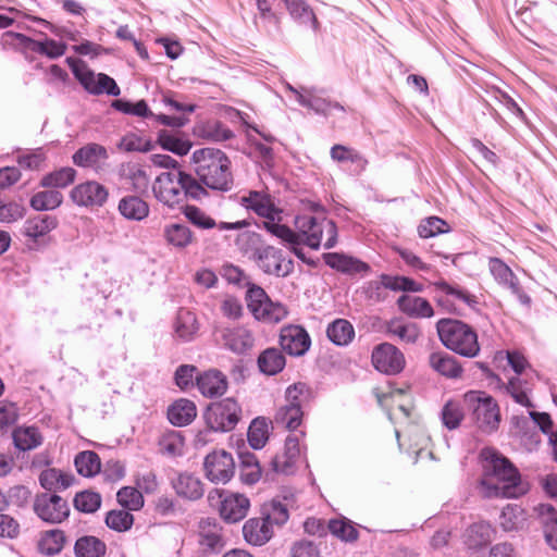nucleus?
<instances>
[{
  "label": "nucleus",
  "instance_id": "obj_1",
  "mask_svg": "<svg viewBox=\"0 0 557 557\" xmlns=\"http://www.w3.org/2000/svg\"><path fill=\"white\" fill-rule=\"evenodd\" d=\"M482 478L478 490L484 498H517L527 493L518 470L494 448L481 451Z\"/></svg>",
  "mask_w": 557,
  "mask_h": 557
},
{
  "label": "nucleus",
  "instance_id": "obj_2",
  "mask_svg": "<svg viewBox=\"0 0 557 557\" xmlns=\"http://www.w3.org/2000/svg\"><path fill=\"white\" fill-rule=\"evenodd\" d=\"M191 164L199 181L213 190L232 188L231 161L220 149L200 148L193 152Z\"/></svg>",
  "mask_w": 557,
  "mask_h": 557
},
{
  "label": "nucleus",
  "instance_id": "obj_3",
  "mask_svg": "<svg viewBox=\"0 0 557 557\" xmlns=\"http://www.w3.org/2000/svg\"><path fill=\"white\" fill-rule=\"evenodd\" d=\"M240 205L247 210L263 218V227L280 239L294 238L292 228L281 223L282 210L275 205L273 197L265 190H250L240 197Z\"/></svg>",
  "mask_w": 557,
  "mask_h": 557
},
{
  "label": "nucleus",
  "instance_id": "obj_4",
  "mask_svg": "<svg viewBox=\"0 0 557 557\" xmlns=\"http://www.w3.org/2000/svg\"><path fill=\"white\" fill-rule=\"evenodd\" d=\"M442 344L449 350L467 358H474L480 352L476 332L467 323L442 319L436 323Z\"/></svg>",
  "mask_w": 557,
  "mask_h": 557
},
{
  "label": "nucleus",
  "instance_id": "obj_5",
  "mask_svg": "<svg viewBox=\"0 0 557 557\" xmlns=\"http://www.w3.org/2000/svg\"><path fill=\"white\" fill-rule=\"evenodd\" d=\"M295 226L299 239L311 249H318L321 245L331 249L337 243V227L330 219L304 214L296 218Z\"/></svg>",
  "mask_w": 557,
  "mask_h": 557
},
{
  "label": "nucleus",
  "instance_id": "obj_6",
  "mask_svg": "<svg viewBox=\"0 0 557 557\" xmlns=\"http://www.w3.org/2000/svg\"><path fill=\"white\" fill-rule=\"evenodd\" d=\"M183 171L174 169L161 172L153 181L151 189L156 200L170 210L184 208L185 193L182 181Z\"/></svg>",
  "mask_w": 557,
  "mask_h": 557
},
{
  "label": "nucleus",
  "instance_id": "obj_7",
  "mask_svg": "<svg viewBox=\"0 0 557 557\" xmlns=\"http://www.w3.org/2000/svg\"><path fill=\"white\" fill-rule=\"evenodd\" d=\"M242 417V407L233 397L210 404L203 418L208 428L214 432H230L235 429Z\"/></svg>",
  "mask_w": 557,
  "mask_h": 557
},
{
  "label": "nucleus",
  "instance_id": "obj_8",
  "mask_svg": "<svg viewBox=\"0 0 557 557\" xmlns=\"http://www.w3.org/2000/svg\"><path fill=\"white\" fill-rule=\"evenodd\" d=\"M247 307L258 321L277 323L286 318L287 309L281 302L272 301L263 288L252 285L246 293Z\"/></svg>",
  "mask_w": 557,
  "mask_h": 557
},
{
  "label": "nucleus",
  "instance_id": "obj_9",
  "mask_svg": "<svg viewBox=\"0 0 557 557\" xmlns=\"http://www.w3.org/2000/svg\"><path fill=\"white\" fill-rule=\"evenodd\" d=\"M463 400L472 409L479 429L492 432L498 428L499 409L491 396L484 392L470 391L465 394Z\"/></svg>",
  "mask_w": 557,
  "mask_h": 557
},
{
  "label": "nucleus",
  "instance_id": "obj_10",
  "mask_svg": "<svg viewBox=\"0 0 557 557\" xmlns=\"http://www.w3.org/2000/svg\"><path fill=\"white\" fill-rule=\"evenodd\" d=\"M72 72L89 94H107L114 97L121 94L120 87L112 77L103 73L96 74L84 62L72 64Z\"/></svg>",
  "mask_w": 557,
  "mask_h": 557
},
{
  "label": "nucleus",
  "instance_id": "obj_11",
  "mask_svg": "<svg viewBox=\"0 0 557 557\" xmlns=\"http://www.w3.org/2000/svg\"><path fill=\"white\" fill-rule=\"evenodd\" d=\"M255 260L259 269L265 274L285 277L294 271V261L287 258L281 249L273 246L257 249Z\"/></svg>",
  "mask_w": 557,
  "mask_h": 557
},
{
  "label": "nucleus",
  "instance_id": "obj_12",
  "mask_svg": "<svg viewBox=\"0 0 557 557\" xmlns=\"http://www.w3.org/2000/svg\"><path fill=\"white\" fill-rule=\"evenodd\" d=\"M203 467L208 480L215 484L227 483L235 472L234 459L225 450H216L207 455Z\"/></svg>",
  "mask_w": 557,
  "mask_h": 557
},
{
  "label": "nucleus",
  "instance_id": "obj_13",
  "mask_svg": "<svg viewBox=\"0 0 557 557\" xmlns=\"http://www.w3.org/2000/svg\"><path fill=\"white\" fill-rule=\"evenodd\" d=\"M36 515L44 521L50 523H60L70 513V508L62 497L42 493L37 495L34 502Z\"/></svg>",
  "mask_w": 557,
  "mask_h": 557
},
{
  "label": "nucleus",
  "instance_id": "obj_14",
  "mask_svg": "<svg viewBox=\"0 0 557 557\" xmlns=\"http://www.w3.org/2000/svg\"><path fill=\"white\" fill-rule=\"evenodd\" d=\"M70 197L78 207L100 208L107 202L109 190L97 181H87L76 185Z\"/></svg>",
  "mask_w": 557,
  "mask_h": 557
},
{
  "label": "nucleus",
  "instance_id": "obj_15",
  "mask_svg": "<svg viewBox=\"0 0 557 557\" xmlns=\"http://www.w3.org/2000/svg\"><path fill=\"white\" fill-rule=\"evenodd\" d=\"M372 363L374 368L385 374H397L405 368L404 354L393 344L383 343L372 351Z\"/></svg>",
  "mask_w": 557,
  "mask_h": 557
},
{
  "label": "nucleus",
  "instance_id": "obj_16",
  "mask_svg": "<svg viewBox=\"0 0 557 557\" xmlns=\"http://www.w3.org/2000/svg\"><path fill=\"white\" fill-rule=\"evenodd\" d=\"M219 333L222 346L233 354L245 355L255 346V335L247 326H225Z\"/></svg>",
  "mask_w": 557,
  "mask_h": 557
},
{
  "label": "nucleus",
  "instance_id": "obj_17",
  "mask_svg": "<svg viewBox=\"0 0 557 557\" xmlns=\"http://www.w3.org/2000/svg\"><path fill=\"white\" fill-rule=\"evenodd\" d=\"M437 293L438 305L448 309H456L458 305H466L473 308L478 301L474 295L470 294L467 289L457 284H450L444 280H438L433 283Z\"/></svg>",
  "mask_w": 557,
  "mask_h": 557
},
{
  "label": "nucleus",
  "instance_id": "obj_18",
  "mask_svg": "<svg viewBox=\"0 0 557 557\" xmlns=\"http://www.w3.org/2000/svg\"><path fill=\"white\" fill-rule=\"evenodd\" d=\"M108 159L107 148L96 143L81 147L72 157L76 166L91 169L96 173H100L107 168Z\"/></svg>",
  "mask_w": 557,
  "mask_h": 557
},
{
  "label": "nucleus",
  "instance_id": "obj_19",
  "mask_svg": "<svg viewBox=\"0 0 557 557\" xmlns=\"http://www.w3.org/2000/svg\"><path fill=\"white\" fill-rule=\"evenodd\" d=\"M280 345L290 356H302L310 348L311 339L302 326L290 324L281 329Z\"/></svg>",
  "mask_w": 557,
  "mask_h": 557
},
{
  "label": "nucleus",
  "instance_id": "obj_20",
  "mask_svg": "<svg viewBox=\"0 0 557 557\" xmlns=\"http://www.w3.org/2000/svg\"><path fill=\"white\" fill-rule=\"evenodd\" d=\"M222 500L220 505L221 518L228 522H238L247 516L250 507L249 499L243 494L227 493L221 495Z\"/></svg>",
  "mask_w": 557,
  "mask_h": 557
},
{
  "label": "nucleus",
  "instance_id": "obj_21",
  "mask_svg": "<svg viewBox=\"0 0 557 557\" xmlns=\"http://www.w3.org/2000/svg\"><path fill=\"white\" fill-rule=\"evenodd\" d=\"M299 104L323 116H329L335 110L345 111L341 103L323 97V91L315 87H308L306 92L299 96Z\"/></svg>",
  "mask_w": 557,
  "mask_h": 557
},
{
  "label": "nucleus",
  "instance_id": "obj_22",
  "mask_svg": "<svg viewBox=\"0 0 557 557\" xmlns=\"http://www.w3.org/2000/svg\"><path fill=\"white\" fill-rule=\"evenodd\" d=\"M196 386L205 397H220L227 391V380L221 371L211 369L196 376Z\"/></svg>",
  "mask_w": 557,
  "mask_h": 557
},
{
  "label": "nucleus",
  "instance_id": "obj_23",
  "mask_svg": "<svg viewBox=\"0 0 557 557\" xmlns=\"http://www.w3.org/2000/svg\"><path fill=\"white\" fill-rule=\"evenodd\" d=\"M177 496L187 500H198L205 494L203 483L193 473L180 472L171 480Z\"/></svg>",
  "mask_w": 557,
  "mask_h": 557
},
{
  "label": "nucleus",
  "instance_id": "obj_24",
  "mask_svg": "<svg viewBox=\"0 0 557 557\" xmlns=\"http://www.w3.org/2000/svg\"><path fill=\"white\" fill-rule=\"evenodd\" d=\"M174 337L183 343L191 342L199 332L196 313L186 308H180L173 320Z\"/></svg>",
  "mask_w": 557,
  "mask_h": 557
},
{
  "label": "nucleus",
  "instance_id": "obj_25",
  "mask_svg": "<svg viewBox=\"0 0 557 557\" xmlns=\"http://www.w3.org/2000/svg\"><path fill=\"white\" fill-rule=\"evenodd\" d=\"M494 530L487 522L471 524L463 533V544L471 554L485 549L493 539Z\"/></svg>",
  "mask_w": 557,
  "mask_h": 557
},
{
  "label": "nucleus",
  "instance_id": "obj_26",
  "mask_svg": "<svg viewBox=\"0 0 557 557\" xmlns=\"http://www.w3.org/2000/svg\"><path fill=\"white\" fill-rule=\"evenodd\" d=\"M57 226V218L52 215H36L25 221L23 234L37 245L39 243H46V237Z\"/></svg>",
  "mask_w": 557,
  "mask_h": 557
},
{
  "label": "nucleus",
  "instance_id": "obj_27",
  "mask_svg": "<svg viewBox=\"0 0 557 557\" xmlns=\"http://www.w3.org/2000/svg\"><path fill=\"white\" fill-rule=\"evenodd\" d=\"M117 211L127 221L141 222L149 216L150 206L137 195H126L119 200Z\"/></svg>",
  "mask_w": 557,
  "mask_h": 557
},
{
  "label": "nucleus",
  "instance_id": "obj_28",
  "mask_svg": "<svg viewBox=\"0 0 557 557\" xmlns=\"http://www.w3.org/2000/svg\"><path fill=\"white\" fill-rule=\"evenodd\" d=\"M323 259L330 268L348 275L366 273L370 270L368 263L345 253L329 252L323 256Z\"/></svg>",
  "mask_w": 557,
  "mask_h": 557
},
{
  "label": "nucleus",
  "instance_id": "obj_29",
  "mask_svg": "<svg viewBox=\"0 0 557 557\" xmlns=\"http://www.w3.org/2000/svg\"><path fill=\"white\" fill-rule=\"evenodd\" d=\"M245 540L255 546H261L273 536V529L267 523L262 515L257 518H250L243 527Z\"/></svg>",
  "mask_w": 557,
  "mask_h": 557
},
{
  "label": "nucleus",
  "instance_id": "obj_30",
  "mask_svg": "<svg viewBox=\"0 0 557 557\" xmlns=\"http://www.w3.org/2000/svg\"><path fill=\"white\" fill-rule=\"evenodd\" d=\"M197 417V407L193 400L180 398L168 408V419L175 426H186Z\"/></svg>",
  "mask_w": 557,
  "mask_h": 557
},
{
  "label": "nucleus",
  "instance_id": "obj_31",
  "mask_svg": "<svg viewBox=\"0 0 557 557\" xmlns=\"http://www.w3.org/2000/svg\"><path fill=\"white\" fill-rule=\"evenodd\" d=\"M381 286L391 290H403V292H422L423 285L406 276H393L388 274H382L380 282H369L368 290L376 292L381 289Z\"/></svg>",
  "mask_w": 557,
  "mask_h": 557
},
{
  "label": "nucleus",
  "instance_id": "obj_32",
  "mask_svg": "<svg viewBox=\"0 0 557 557\" xmlns=\"http://www.w3.org/2000/svg\"><path fill=\"white\" fill-rule=\"evenodd\" d=\"M431 368L443 376L448 379H458L461 376L462 368L456 358L445 351H434L429 357Z\"/></svg>",
  "mask_w": 557,
  "mask_h": 557
},
{
  "label": "nucleus",
  "instance_id": "obj_33",
  "mask_svg": "<svg viewBox=\"0 0 557 557\" xmlns=\"http://www.w3.org/2000/svg\"><path fill=\"white\" fill-rule=\"evenodd\" d=\"M398 308L405 314L411 318H431L434 310L431 304L422 297L412 295H401L397 300Z\"/></svg>",
  "mask_w": 557,
  "mask_h": 557
},
{
  "label": "nucleus",
  "instance_id": "obj_34",
  "mask_svg": "<svg viewBox=\"0 0 557 557\" xmlns=\"http://www.w3.org/2000/svg\"><path fill=\"white\" fill-rule=\"evenodd\" d=\"M284 2L289 15L295 22L300 25L309 26L312 30L318 32L320 24L313 10L306 0H284Z\"/></svg>",
  "mask_w": 557,
  "mask_h": 557
},
{
  "label": "nucleus",
  "instance_id": "obj_35",
  "mask_svg": "<svg viewBox=\"0 0 557 557\" xmlns=\"http://www.w3.org/2000/svg\"><path fill=\"white\" fill-rule=\"evenodd\" d=\"M199 543L201 546L214 552L223 546L221 528L215 519H202L199 523Z\"/></svg>",
  "mask_w": 557,
  "mask_h": 557
},
{
  "label": "nucleus",
  "instance_id": "obj_36",
  "mask_svg": "<svg viewBox=\"0 0 557 557\" xmlns=\"http://www.w3.org/2000/svg\"><path fill=\"white\" fill-rule=\"evenodd\" d=\"M12 437L15 447L23 451L37 448L44 441L39 429L34 425L16 428L13 431Z\"/></svg>",
  "mask_w": 557,
  "mask_h": 557
},
{
  "label": "nucleus",
  "instance_id": "obj_37",
  "mask_svg": "<svg viewBox=\"0 0 557 557\" xmlns=\"http://www.w3.org/2000/svg\"><path fill=\"white\" fill-rule=\"evenodd\" d=\"M326 335L337 346H347L355 337V327L346 319H336L327 325Z\"/></svg>",
  "mask_w": 557,
  "mask_h": 557
},
{
  "label": "nucleus",
  "instance_id": "obj_38",
  "mask_svg": "<svg viewBox=\"0 0 557 557\" xmlns=\"http://www.w3.org/2000/svg\"><path fill=\"white\" fill-rule=\"evenodd\" d=\"M386 332L389 336L397 337L405 344H414L421 335L420 329L416 323L403 322L397 319L387 323Z\"/></svg>",
  "mask_w": 557,
  "mask_h": 557
},
{
  "label": "nucleus",
  "instance_id": "obj_39",
  "mask_svg": "<svg viewBox=\"0 0 557 557\" xmlns=\"http://www.w3.org/2000/svg\"><path fill=\"white\" fill-rule=\"evenodd\" d=\"M286 364V359L281 350L276 348H268L258 357V367L260 371L267 375H275L280 373Z\"/></svg>",
  "mask_w": 557,
  "mask_h": 557
},
{
  "label": "nucleus",
  "instance_id": "obj_40",
  "mask_svg": "<svg viewBox=\"0 0 557 557\" xmlns=\"http://www.w3.org/2000/svg\"><path fill=\"white\" fill-rule=\"evenodd\" d=\"M499 387L506 394L510 395L517 404L528 408L533 407V404L529 398L531 387L527 381L521 380L519 376H513L508 381V383H502Z\"/></svg>",
  "mask_w": 557,
  "mask_h": 557
},
{
  "label": "nucleus",
  "instance_id": "obj_41",
  "mask_svg": "<svg viewBox=\"0 0 557 557\" xmlns=\"http://www.w3.org/2000/svg\"><path fill=\"white\" fill-rule=\"evenodd\" d=\"M166 243L175 248H185L193 242V233L187 225L180 223L168 224L163 228Z\"/></svg>",
  "mask_w": 557,
  "mask_h": 557
},
{
  "label": "nucleus",
  "instance_id": "obj_42",
  "mask_svg": "<svg viewBox=\"0 0 557 557\" xmlns=\"http://www.w3.org/2000/svg\"><path fill=\"white\" fill-rule=\"evenodd\" d=\"M74 552L76 557H103L107 552L104 542L92 535L77 539Z\"/></svg>",
  "mask_w": 557,
  "mask_h": 557
},
{
  "label": "nucleus",
  "instance_id": "obj_43",
  "mask_svg": "<svg viewBox=\"0 0 557 557\" xmlns=\"http://www.w3.org/2000/svg\"><path fill=\"white\" fill-rule=\"evenodd\" d=\"M158 143L160 146L168 151L176 153L178 156H185L191 148V143L172 132L161 129L158 133Z\"/></svg>",
  "mask_w": 557,
  "mask_h": 557
},
{
  "label": "nucleus",
  "instance_id": "obj_44",
  "mask_svg": "<svg viewBox=\"0 0 557 557\" xmlns=\"http://www.w3.org/2000/svg\"><path fill=\"white\" fill-rule=\"evenodd\" d=\"M525 512L518 505H507L499 516V524L506 532L517 531L525 523Z\"/></svg>",
  "mask_w": 557,
  "mask_h": 557
},
{
  "label": "nucleus",
  "instance_id": "obj_45",
  "mask_svg": "<svg viewBox=\"0 0 557 557\" xmlns=\"http://www.w3.org/2000/svg\"><path fill=\"white\" fill-rule=\"evenodd\" d=\"M540 515L544 524L545 541L557 550V511L552 505H541Z\"/></svg>",
  "mask_w": 557,
  "mask_h": 557
},
{
  "label": "nucleus",
  "instance_id": "obj_46",
  "mask_svg": "<svg viewBox=\"0 0 557 557\" xmlns=\"http://www.w3.org/2000/svg\"><path fill=\"white\" fill-rule=\"evenodd\" d=\"M77 472L86 478L96 475L101 469L99 456L91 450L79 453L74 460Z\"/></svg>",
  "mask_w": 557,
  "mask_h": 557
},
{
  "label": "nucleus",
  "instance_id": "obj_47",
  "mask_svg": "<svg viewBox=\"0 0 557 557\" xmlns=\"http://www.w3.org/2000/svg\"><path fill=\"white\" fill-rule=\"evenodd\" d=\"M63 201L59 190L49 189L36 193L30 199V206L37 211H48L58 208Z\"/></svg>",
  "mask_w": 557,
  "mask_h": 557
},
{
  "label": "nucleus",
  "instance_id": "obj_48",
  "mask_svg": "<svg viewBox=\"0 0 557 557\" xmlns=\"http://www.w3.org/2000/svg\"><path fill=\"white\" fill-rule=\"evenodd\" d=\"M488 270L497 283L506 288H509L518 282L512 270L499 258H490Z\"/></svg>",
  "mask_w": 557,
  "mask_h": 557
},
{
  "label": "nucleus",
  "instance_id": "obj_49",
  "mask_svg": "<svg viewBox=\"0 0 557 557\" xmlns=\"http://www.w3.org/2000/svg\"><path fill=\"white\" fill-rule=\"evenodd\" d=\"M302 416L304 411L298 407L283 405L277 409L274 419L277 425L288 430H295L300 425Z\"/></svg>",
  "mask_w": 557,
  "mask_h": 557
},
{
  "label": "nucleus",
  "instance_id": "obj_50",
  "mask_svg": "<svg viewBox=\"0 0 557 557\" xmlns=\"http://www.w3.org/2000/svg\"><path fill=\"white\" fill-rule=\"evenodd\" d=\"M330 154L333 161L338 163L344 162H351L356 163L361 169H364L368 161L364 159V157L358 152L357 150L343 146V145H334L331 150Z\"/></svg>",
  "mask_w": 557,
  "mask_h": 557
},
{
  "label": "nucleus",
  "instance_id": "obj_51",
  "mask_svg": "<svg viewBox=\"0 0 557 557\" xmlns=\"http://www.w3.org/2000/svg\"><path fill=\"white\" fill-rule=\"evenodd\" d=\"M261 515L272 529L273 525H283L289 518L287 507L278 500H273L264 506Z\"/></svg>",
  "mask_w": 557,
  "mask_h": 557
},
{
  "label": "nucleus",
  "instance_id": "obj_52",
  "mask_svg": "<svg viewBox=\"0 0 557 557\" xmlns=\"http://www.w3.org/2000/svg\"><path fill=\"white\" fill-rule=\"evenodd\" d=\"M40 35L42 38L38 40L39 42L35 53L45 55L51 60L59 59L65 54L67 46L64 41L51 39L42 33H40Z\"/></svg>",
  "mask_w": 557,
  "mask_h": 557
},
{
  "label": "nucleus",
  "instance_id": "obj_53",
  "mask_svg": "<svg viewBox=\"0 0 557 557\" xmlns=\"http://www.w3.org/2000/svg\"><path fill=\"white\" fill-rule=\"evenodd\" d=\"M64 543L65 535L63 531L50 530L42 535L39 548L45 555L53 556L62 550Z\"/></svg>",
  "mask_w": 557,
  "mask_h": 557
},
{
  "label": "nucleus",
  "instance_id": "obj_54",
  "mask_svg": "<svg viewBox=\"0 0 557 557\" xmlns=\"http://www.w3.org/2000/svg\"><path fill=\"white\" fill-rule=\"evenodd\" d=\"M407 436L410 442L408 450H411L413 454H416L414 461H417L418 458L422 457L424 454L430 442V437L425 430L418 424L410 426L409 431L407 432Z\"/></svg>",
  "mask_w": 557,
  "mask_h": 557
},
{
  "label": "nucleus",
  "instance_id": "obj_55",
  "mask_svg": "<svg viewBox=\"0 0 557 557\" xmlns=\"http://www.w3.org/2000/svg\"><path fill=\"white\" fill-rule=\"evenodd\" d=\"M76 171L73 168H62L45 175L41 180L44 187L64 188L74 182Z\"/></svg>",
  "mask_w": 557,
  "mask_h": 557
},
{
  "label": "nucleus",
  "instance_id": "obj_56",
  "mask_svg": "<svg viewBox=\"0 0 557 557\" xmlns=\"http://www.w3.org/2000/svg\"><path fill=\"white\" fill-rule=\"evenodd\" d=\"M441 419L448 430L457 429L463 419V410L460 403L448 400L442 408Z\"/></svg>",
  "mask_w": 557,
  "mask_h": 557
},
{
  "label": "nucleus",
  "instance_id": "obj_57",
  "mask_svg": "<svg viewBox=\"0 0 557 557\" xmlns=\"http://www.w3.org/2000/svg\"><path fill=\"white\" fill-rule=\"evenodd\" d=\"M247 436L252 448H262L269 437V426L267 421L262 418L255 419L249 425Z\"/></svg>",
  "mask_w": 557,
  "mask_h": 557
},
{
  "label": "nucleus",
  "instance_id": "obj_58",
  "mask_svg": "<svg viewBox=\"0 0 557 557\" xmlns=\"http://www.w3.org/2000/svg\"><path fill=\"white\" fill-rule=\"evenodd\" d=\"M311 391L306 383H295L286 388L285 405L295 406L302 410L304 405L309 401Z\"/></svg>",
  "mask_w": 557,
  "mask_h": 557
},
{
  "label": "nucleus",
  "instance_id": "obj_59",
  "mask_svg": "<svg viewBox=\"0 0 557 557\" xmlns=\"http://www.w3.org/2000/svg\"><path fill=\"white\" fill-rule=\"evenodd\" d=\"M101 505V496L96 492L84 491L74 497V507L82 512L91 513L97 511Z\"/></svg>",
  "mask_w": 557,
  "mask_h": 557
},
{
  "label": "nucleus",
  "instance_id": "obj_60",
  "mask_svg": "<svg viewBox=\"0 0 557 557\" xmlns=\"http://www.w3.org/2000/svg\"><path fill=\"white\" fill-rule=\"evenodd\" d=\"M448 231L449 228L446 221L438 216H429L424 219L418 226V234L422 238L434 237Z\"/></svg>",
  "mask_w": 557,
  "mask_h": 557
},
{
  "label": "nucleus",
  "instance_id": "obj_61",
  "mask_svg": "<svg viewBox=\"0 0 557 557\" xmlns=\"http://www.w3.org/2000/svg\"><path fill=\"white\" fill-rule=\"evenodd\" d=\"M134 517L126 510H111L106 516V524L117 532H124L132 528Z\"/></svg>",
  "mask_w": 557,
  "mask_h": 557
},
{
  "label": "nucleus",
  "instance_id": "obj_62",
  "mask_svg": "<svg viewBox=\"0 0 557 557\" xmlns=\"http://www.w3.org/2000/svg\"><path fill=\"white\" fill-rule=\"evenodd\" d=\"M329 530L333 535L346 542H352L358 537L357 530L350 521L345 519L331 520L329 522Z\"/></svg>",
  "mask_w": 557,
  "mask_h": 557
},
{
  "label": "nucleus",
  "instance_id": "obj_63",
  "mask_svg": "<svg viewBox=\"0 0 557 557\" xmlns=\"http://www.w3.org/2000/svg\"><path fill=\"white\" fill-rule=\"evenodd\" d=\"M119 503L131 510H138L144 505L141 493L134 487L125 486L117 492Z\"/></svg>",
  "mask_w": 557,
  "mask_h": 557
},
{
  "label": "nucleus",
  "instance_id": "obj_64",
  "mask_svg": "<svg viewBox=\"0 0 557 557\" xmlns=\"http://www.w3.org/2000/svg\"><path fill=\"white\" fill-rule=\"evenodd\" d=\"M182 178V181H184L182 185L185 193V200L187 198H191L194 200H201L208 195L207 190L202 186L203 184L199 181V178L197 180L185 172H183Z\"/></svg>",
  "mask_w": 557,
  "mask_h": 557
}]
</instances>
